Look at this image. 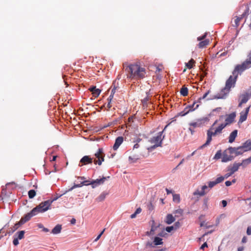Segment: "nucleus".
Masks as SVG:
<instances>
[{"label":"nucleus","instance_id":"f257e3e1","mask_svg":"<svg viewBox=\"0 0 251 251\" xmlns=\"http://www.w3.org/2000/svg\"><path fill=\"white\" fill-rule=\"evenodd\" d=\"M235 117L236 114L235 112H233L226 115V117L225 119V123L220 124L217 127L215 128L214 126L218 122V120H216L209 129L207 131V140L206 142L202 145L199 148V149H202L209 145L212 140V136H216L221 134L222 133L223 129L226 126L231 124L234 121Z\"/></svg>","mask_w":251,"mask_h":251},{"label":"nucleus","instance_id":"f03ea898","mask_svg":"<svg viewBox=\"0 0 251 251\" xmlns=\"http://www.w3.org/2000/svg\"><path fill=\"white\" fill-rule=\"evenodd\" d=\"M123 68L127 73V77L131 79L137 80L145 77L146 72L144 68L141 67L137 63H123Z\"/></svg>","mask_w":251,"mask_h":251},{"label":"nucleus","instance_id":"7ed1b4c3","mask_svg":"<svg viewBox=\"0 0 251 251\" xmlns=\"http://www.w3.org/2000/svg\"><path fill=\"white\" fill-rule=\"evenodd\" d=\"M104 153L102 148H100L98 151L95 153L94 158L90 157L89 156L85 155L83 156L80 160L78 166L82 167L83 165H86L92 164L93 161L95 164L101 165L102 162L104 161Z\"/></svg>","mask_w":251,"mask_h":251},{"label":"nucleus","instance_id":"20e7f679","mask_svg":"<svg viewBox=\"0 0 251 251\" xmlns=\"http://www.w3.org/2000/svg\"><path fill=\"white\" fill-rule=\"evenodd\" d=\"M168 125H166L164 128L163 130L162 131L158 133L157 135L156 136H154L152 138H151L150 140V142L151 144H154V145L151 147V149H155L158 147L162 146V140L164 139L165 137V135H163V133L164 131L166 130V128L168 126Z\"/></svg>","mask_w":251,"mask_h":251},{"label":"nucleus","instance_id":"39448f33","mask_svg":"<svg viewBox=\"0 0 251 251\" xmlns=\"http://www.w3.org/2000/svg\"><path fill=\"white\" fill-rule=\"evenodd\" d=\"M251 67V65L248 60H246L243 62L241 64H238L236 65L232 72V75L237 77L238 75H241L245 70L250 68Z\"/></svg>","mask_w":251,"mask_h":251},{"label":"nucleus","instance_id":"423d86ee","mask_svg":"<svg viewBox=\"0 0 251 251\" xmlns=\"http://www.w3.org/2000/svg\"><path fill=\"white\" fill-rule=\"evenodd\" d=\"M52 201L47 200L40 203L38 206L34 208V211H35L37 214L42 213L47 211L50 209Z\"/></svg>","mask_w":251,"mask_h":251},{"label":"nucleus","instance_id":"0eeeda50","mask_svg":"<svg viewBox=\"0 0 251 251\" xmlns=\"http://www.w3.org/2000/svg\"><path fill=\"white\" fill-rule=\"evenodd\" d=\"M246 9L244 13L241 15L240 17H235V19H234V26L236 27H237L239 25L240 21L244 17L247 16L249 14V7L248 4L245 5Z\"/></svg>","mask_w":251,"mask_h":251},{"label":"nucleus","instance_id":"6e6552de","mask_svg":"<svg viewBox=\"0 0 251 251\" xmlns=\"http://www.w3.org/2000/svg\"><path fill=\"white\" fill-rule=\"evenodd\" d=\"M237 78V77H235V76L230 75L228 79L226 80L225 87L229 91L230 90V88L234 86Z\"/></svg>","mask_w":251,"mask_h":251},{"label":"nucleus","instance_id":"1a4fd4ad","mask_svg":"<svg viewBox=\"0 0 251 251\" xmlns=\"http://www.w3.org/2000/svg\"><path fill=\"white\" fill-rule=\"evenodd\" d=\"M229 92V91L225 87V88L222 89L219 93L214 95L212 98L216 99H225Z\"/></svg>","mask_w":251,"mask_h":251},{"label":"nucleus","instance_id":"9d476101","mask_svg":"<svg viewBox=\"0 0 251 251\" xmlns=\"http://www.w3.org/2000/svg\"><path fill=\"white\" fill-rule=\"evenodd\" d=\"M37 213L35 211H34V208L29 213H27L25 215L24 217L21 218V223H25V222L28 221L31 217L33 216L36 215Z\"/></svg>","mask_w":251,"mask_h":251},{"label":"nucleus","instance_id":"9b49d317","mask_svg":"<svg viewBox=\"0 0 251 251\" xmlns=\"http://www.w3.org/2000/svg\"><path fill=\"white\" fill-rule=\"evenodd\" d=\"M238 169L236 163H234L232 167L228 168L227 171L228 172L225 175L226 178H228L233 175L235 172L238 171Z\"/></svg>","mask_w":251,"mask_h":251},{"label":"nucleus","instance_id":"f8f14e48","mask_svg":"<svg viewBox=\"0 0 251 251\" xmlns=\"http://www.w3.org/2000/svg\"><path fill=\"white\" fill-rule=\"evenodd\" d=\"M250 106L247 107L245 109V111H242L240 113V119L239 120V123H243L247 120V116L250 110Z\"/></svg>","mask_w":251,"mask_h":251},{"label":"nucleus","instance_id":"ddd939ff","mask_svg":"<svg viewBox=\"0 0 251 251\" xmlns=\"http://www.w3.org/2000/svg\"><path fill=\"white\" fill-rule=\"evenodd\" d=\"M233 159V156L229 153L228 151H225L222 153V161L226 162Z\"/></svg>","mask_w":251,"mask_h":251},{"label":"nucleus","instance_id":"4468645a","mask_svg":"<svg viewBox=\"0 0 251 251\" xmlns=\"http://www.w3.org/2000/svg\"><path fill=\"white\" fill-rule=\"evenodd\" d=\"M207 120V118L201 119H198L197 120V122H193L189 124L190 126H193L194 128H195L196 127H199L201 126V125L203 123L206 121Z\"/></svg>","mask_w":251,"mask_h":251},{"label":"nucleus","instance_id":"2eb2a0df","mask_svg":"<svg viewBox=\"0 0 251 251\" xmlns=\"http://www.w3.org/2000/svg\"><path fill=\"white\" fill-rule=\"evenodd\" d=\"M124 141V138L122 136L118 137L115 140V144L113 147V150H117L119 146L122 144Z\"/></svg>","mask_w":251,"mask_h":251},{"label":"nucleus","instance_id":"dca6fc26","mask_svg":"<svg viewBox=\"0 0 251 251\" xmlns=\"http://www.w3.org/2000/svg\"><path fill=\"white\" fill-rule=\"evenodd\" d=\"M107 177H103L102 178L100 179H97L95 180H94L92 182H91L90 183H88L89 184H92L93 185V187H95V186L100 185L101 184H103L104 182L106 179Z\"/></svg>","mask_w":251,"mask_h":251},{"label":"nucleus","instance_id":"f3484780","mask_svg":"<svg viewBox=\"0 0 251 251\" xmlns=\"http://www.w3.org/2000/svg\"><path fill=\"white\" fill-rule=\"evenodd\" d=\"M240 99H241V100L238 104L239 107H241L243 103H246L248 101V100H249V99H250V97L249 96L248 94H245L242 95L240 96Z\"/></svg>","mask_w":251,"mask_h":251},{"label":"nucleus","instance_id":"a211bd4d","mask_svg":"<svg viewBox=\"0 0 251 251\" xmlns=\"http://www.w3.org/2000/svg\"><path fill=\"white\" fill-rule=\"evenodd\" d=\"M251 163V156L249 158L244 159L241 163H236V165L239 168L240 166H242L243 167H246L248 165Z\"/></svg>","mask_w":251,"mask_h":251},{"label":"nucleus","instance_id":"6ab92c4d","mask_svg":"<svg viewBox=\"0 0 251 251\" xmlns=\"http://www.w3.org/2000/svg\"><path fill=\"white\" fill-rule=\"evenodd\" d=\"M89 90L92 92L93 97L95 98L98 97L101 92L100 89L96 88L95 86L90 87Z\"/></svg>","mask_w":251,"mask_h":251},{"label":"nucleus","instance_id":"aec40b11","mask_svg":"<svg viewBox=\"0 0 251 251\" xmlns=\"http://www.w3.org/2000/svg\"><path fill=\"white\" fill-rule=\"evenodd\" d=\"M237 130L235 129L230 134L229 136L228 137L229 143H232L234 141L236 137L237 136Z\"/></svg>","mask_w":251,"mask_h":251},{"label":"nucleus","instance_id":"412c9836","mask_svg":"<svg viewBox=\"0 0 251 251\" xmlns=\"http://www.w3.org/2000/svg\"><path fill=\"white\" fill-rule=\"evenodd\" d=\"M242 146L246 151H251V140L250 139L247 140L243 144Z\"/></svg>","mask_w":251,"mask_h":251},{"label":"nucleus","instance_id":"4be33fe9","mask_svg":"<svg viewBox=\"0 0 251 251\" xmlns=\"http://www.w3.org/2000/svg\"><path fill=\"white\" fill-rule=\"evenodd\" d=\"M24 223H22L21 220H20V221L19 222L16 223L14 226L10 227L9 233H13L15 230H16L20 226H21Z\"/></svg>","mask_w":251,"mask_h":251},{"label":"nucleus","instance_id":"5701e85b","mask_svg":"<svg viewBox=\"0 0 251 251\" xmlns=\"http://www.w3.org/2000/svg\"><path fill=\"white\" fill-rule=\"evenodd\" d=\"M175 221V218L173 216L169 214L166 216L165 223L168 225H170Z\"/></svg>","mask_w":251,"mask_h":251},{"label":"nucleus","instance_id":"b1692460","mask_svg":"<svg viewBox=\"0 0 251 251\" xmlns=\"http://www.w3.org/2000/svg\"><path fill=\"white\" fill-rule=\"evenodd\" d=\"M209 43V40L208 39H205L201 42L198 44V47L199 48H203L206 47Z\"/></svg>","mask_w":251,"mask_h":251},{"label":"nucleus","instance_id":"393cba45","mask_svg":"<svg viewBox=\"0 0 251 251\" xmlns=\"http://www.w3.org/2000/svg\"><path fill=\"white\" fill-rule=\"evenodd\" d=\"M88 182H89V181L85 180V181H83V182H81L80 184H74V185L73 187H72L71 188H70L69 189V191H72V190H73L74 189H75V188L80 187L82 186L83 185H89V184H88L87 183Z\"/></svg>","mask_w":251,"mask_h":251},{"label":"nucleus","instance_id":"a878e982","mask_svg":"<svg viewBox=\"0 0 251 251\" xmlns=\"http://www.w3.org/2000/svg\"><path fill=\"white\" fill-rule=\"evenodd\" d=\"M61 226L60 225H57L52 229L51 233L53 234H58L61 232Z\"/></svg>","mask_w":251,"mask_h":251},{"label":"nucleus","instance_id":"bb28decb","mask_svg":"<svg viewBox=\"0 0 251 251\" xmlns=\"http://www.w3.org/2000/svg\"><path fill=\"white\" fill-rule=\"evenodd\" d=\"M162 240V238L158 237H155L153 240L154 246L162 245L163 244Z\"/></svg>","mask_w":251,"mask_h":251},{"label":"nucleus","instance_id":"cd10ccee","mask_svg":"<svg viewBox=\"0 0 251 251\" xmlns=\"http://www.w3.org/2000/svg\"><path fill=\"white\" fill-rule=\"evenodd\" d=\"M139 159L138 155H133L132 156H129L128 157L129 162L130 163L136 162Z\"/></svg>","mask_w":251,"mask_h":251},{"label":"nucleus","instance_id":"c85d7f7f","mask_svg":"<svg viewBox=\"0 0 251 251\" xmlns=\"http://www.w3.org/2000/svg\"><path fill=\"white\" fill-rule=\"evenodd\" d=\"M199 106V104H196V106L194 108L191 109L190 106H186L184 109L183 110V111L186 113V114H187L188 113H189L190 111H193L195 110V109H197Z\"/></svg>","mask_w":251,"mask_h":251},{"label":"nucleus","instance_id":"c756f323","mask_svg":"<svg viewBox=\"0 0 251 251\" xmlns=\"http://www.w3.org/2000/svg\"><path fill=\"white\" fill-rule=\"evenodd\" d=\"M195 61L193 59H191L185 65L189 69H192L195 66Z\"/></svg>","mask_w":251,"mask_h":251},{"label":"nucleus","instance_id":"7c9ffc66","mask_svg":"<svg viewBox=\"0 0 251 251\" xmlns=\"http://www.w3.org/2000/svg\"><path fill=\"white\" fill-rule=\"evenodd\" d=\"M241 148H232V147H230L228 148V151H229V153L231 154L232 153H234L236 155L237 154V151H238V150H240Z\"/></svg>","mask_w":251,"mask_h":251},{"label":"nucleus","instance_id":"2f4dec72","mask_svg":"<svg viewBox=\"0 0 251 251\" xmlns=\"http://www.w3.org/2000/svg\"><path fill=\"white\" fill-rule=\"evenodd\" d=\"M181 95L183 96H186L188 95V90L187 88L183 86L180 91Z\"/></svg>","mask_w":251,"mask_h":251},{"label":"nucleus","instance_id":"473e14b6","mask_svg":"<svg viewBox=\"0 0 251 251\" xmlns=\"http://www.w3.org/2000/svg\"><path fill=\"white\" fill-rule=\"evenodd\" d=\"M106 194L103 192L102 193L97 199H96V201L98 202H100V201H103L105 197H106Z\"/></svg>","mask_w":251,"mask_h":251},{"label":"nucleus","instance_id":"72a5a7b5","mask_svg":"<svg viewBox=\"0 0 251 251\" xmlns=\"http://www.w3.org/2000/svg\"><path fill=\"white\" fill-rule=\"evenodd\" d=\"M205 194V192L204 190H203L202 189L201 191H199L198 190H196L193 193V195L194 196H197L199 195L200 196H203Z\"/></svg>","mask_w":251,"mask_h":251},{"label":"nucleus","instance_id":"f704fd0d","mask_svg":"<svg viewBox=\"0 0 251 251\" xmlns=\"http://www.w3.org/2000/svg\"><path fill=\"white\" fill-rule=\"evenodd\" d=\"M158 226H159V225L158 226H156L155 224L154 221H152L151 229L150 230V233L151 232H153L154 233V232L156 230V229L157 228V227Z\"/></svg>","mask_w":251,"mask_h":251},{"label":"nucleus","instance_id":"c9c22d12","mask_svg":"<svg viewBox=\"0 0 251 251\" xmlns=\"http://www.w3.org/2000/svg\"><path fill=\"white\" fill-rule=\"evenodd\" d=\"M183 212V210L180 208L176 210L174 213L176 215H175V217H179L180 216L182 215Z\"/></svg>","mask_w":251,"mask_h":251},{"label":"nucleus","instance_id":"e433bc0d","mask_svg":"<svg viewBox=\"0 0 251 251\" xmlns=\"http://www.w3.org/2000/svg\"><path fill=\"white\" fill-rule=\"evenodd\" d=\"M173 201L176 203H179L180 202V195L179 194H174L173 196Z\"/></svg>","mask_w":251,"mask_h":251},{"label":"nucleus","instance_id":"4c0bfd02","mask_svg":"<svg viewBox=\"0 0 251 251\" xmlns=\"http://www.w3.org/2000/svg\"><path fill=\"white\" fill-rule=\"evenodd\" d=\"M25 231L21 230L17 232V234H18V237H17L19 240L22 239L24 238Z\"/></svg>","mask_w":251,"mask_h":251},{"label":"nucleus","instance_id":"58836bf2","mask_svg":"<svg viewBox=\"0 0 251 251\" xmlns=\"http://www.w3.org/2000/svg\"><path fill=\"white\" fill-rule=\"evenodd\" d=\"M28 195L30 199H32L35 197L36 195V192L34 190H30L28 191Z\"/></svg>","mask_w":251,"mask_h":251},{"label":"nucleus","instance_id":"ea45409f","mask_svg":"<svg viewBox=\"0 0 251 251\" xmlns=\"http://www.w3.org/2000/svg\"><path fill=\"white\" fill-rule=\"evenodd\" d=\"M238 148H240L241 149L240 150H238V151H237V154H236V155L242 154L244 152L246 151H245V150L243 148V147L242 146L239 147Z\"/></svg>","mask_w":251,"mask_h":251},{"label":"nucleus","instance_id":"a19ab883","mask_svg":"<svg viewBox=\"0 0 251 251\" xmlns=\"http://www.w3.org/2000/svg\"><path fill=\"white\" fill-rule=\"evenodd\" d=\"M225 178H226L225 176H221L217 178L215 180V181L216 182L217 184H218L224 181Z\"/></svg>","mask_w":251,"mask_h":251},{"label":"nucleus","instance_id":"79ce46f5","mask_svg":"<svg viewBox=\"0 0 251 251\" xmlns=\"http://www.w3.org/2000/svg\"><path fill=\"white\" fill-rule=\"evenodd\" d=\"M221 157H222V154L221 151H219L216 152L214 158L216 159H220Z\"/></svg>","mask_w":251,"mask_h":251},{"label":"nucleus","instance_id":"37998d69","mask_svg":"<svg viewBox=\"0 0 251 251\" xmlns=\"http://www.w3.org/2000/svg\"><path fill=\"white\" fill-rule=\"evenodd\" d=\"M217 184L216 182L215 181V180L212 181H210L208 183V187L210 188H212V187H213L214 186H215Z\"/></svg>","mask_w":251,"mask_h":251},{"label":"nucleus","instance_id":"c03bdc74","mask_svg":"<svg viewBox=\"0 0 251 251\" xmlns=\"http://www.w3.org/2000/svg\"><path fill=\"white\" fill-rule=\"evenodd\" d=\"M206 35H207V33H205L203 35L198 37L197 38V40L200 41H202L205 38Z\"/></svg>","mask_w":251,"mask_h":251},{"label":"nucleus","instance_id":"a18cd8bd","mask_svg":"<svg viewBox=\"0 0 251 251\" xmlns=\"http://www.w3.org/2000/svg\"><path fill=\"white\" fill-rule=\"evenodd\" d=\"M174 229H175L174 226H167L166 228V230L168 232H171Z\"/></svg>","mask_w":251,"mask_h":251},{"label":"nucleus","instance_id":"49530a36","mask_svg":"<svg viewBox=\"0 0 251 251\" xmlns=\"http://www.w3.org/2000/svg\"><path fill=\"white\" fill-rule=\"evenodd\" d=\"M210 92V90H208L207 92H206L203 95V96L201 97V98H199V100H201V99H205L207 96L209 94V93Z\"/></svg>","mask_w":251,"mask_h":251},{"label":"nucleus","instance_id":"de8ad7c7","mask_svg":"<svg viewBox=\"0 0 251 251\" xmlns=\"http://www.w3.org/2000/svg\"><path fill=\"white\" fill-rule=\"evenodd\" d=\"M180 226V223L179 222H176L174 224V228L175 229H176L179 228Z\"/></svg>","mask_w":251,"mask_h":251},{"label":"nucleus","instance_id":"09e8293b","mask_svg":"<svg viewBox=\"0 0 251 251\" xmlns=\"http://www.w3.org/2000/svg\"><path fill=\"white\" fill-rule=\"evenodd\" d=\"M19 239L17 238H15L14 239L13 241V243L14 245L17 246L19 244Z\"/></svg>","mask_w":251,"mask_h":251},{"label":"nucleus","instance_id":"8fccbe9b","mask_svg":"<svg viewBox=\"0 0 251 251\" xmlns=\"http://www.w3.org/2000/svg\"><path fill=\"white\" fill-rule=\"evenodd\" d=\"M10 185H14L15 187H16L17 186V184H16V183L15 182H9V183H7L6 184V186H8Z\"/></svg>","mask_w":251,"mask_h":251},{"label":"nucleus","instance_id":"3c124183","mask_svg":"<svg viewBox=\"0 0 251 251\" xmlns=\"http://www.w3.org/2000/svg\"><path fill=\"white\" fill-rule=\"evenodd\" d=\"M247 234L249 235L251 234V226H249L247 228Z\"/></svg>","mask_w":251,"mask_h":251},{"label":"nucleus","instance_id":"603ef678","mask_svg":"<svg viewBox=\"0 0 251 251\" xmlns=\"http://www.w3.org/2000/svg\"><path fill=\"white\" fill-rule=\"evenodd\" d=\"M141 140V138L137 137L136 139L134 140L133 142L138 144Z\"/></svg>","mask_w":251,"mask_h":251},{"label":"nucleus","instance_id":"864d4df0","mask_svg":"<svg viewBox=\"0 0 251 251\" xmlns=\"http://www.w3.org/2000/svg\"><path fill=\"white\" fill-rule=\"evenodd\" d=\"M63 195V194H61V195H57L56 196H55L51 201H52V202H53V201H55L57 200L59 198H60Z\"/></svg>","mask_w":251,"mask_h":251},{"label":"nucleus","instance_id":"5fc2aeb1","mask_svg":"<svg viewBox=\"0 0 251 251\" xmlns=\"http://www.w3.org/2000/svg\"><path fill=\"white\" fill-rule=\"evenodd\" d=\"M205 247H207V244L206 242L204 243L201 247V249L203 250Z\"/></svg>","mask_w":251,"mask_h":251},{"label":"nucleus","instance_id":"6e6d98bb","mask_svg":"<svg viewBox=\"0 0 251 251\" xmlns=\"http://www.w3.org/2000/svg\"><path fill=\"white\" fill-rule=\"evenodd\" d=\"M106 107L107 108V111L109 110L110 108L112 107V105L111 104V102H108V103L107 104Z\"/></svg>","mask_w":251,"mask_h":251},{"label":"nucleus","instance_id":"4d7b16f0","mask_svg":"<svg viewBox=\"0 0 251 251\" xmlns=\"http://www.w3.org/2000/svg\"><path fill=\"white\" fill-rule=\"evenodd\" d=\"M225 184L226 186H229L232 184V182L230 181H226L225 182Z\"/></svg>","mask_w":251,"mask_h":251},{"label":"nucleus","instance_id":"13d9d810","mask_svg":"<svg viewBox=\"0 0 251 251\" xmlns=\"http://www.w3.org/2000/svg\"><path fill=\"white\" fill-rule=\"evenodd\" d=\"M222 205H223V207H225V206H226V205H227V202H226V201H225V200H223V201H222Z\"/></svg>","mask_w":251,"mask_h":251},{"label":"nucleus","instance_id":"bf43d9fd","mask_svg":"<svg viewBox=\"0 0 251 251\" xmlns=\"http://www.w3.org/2000/svg\"><path fill=\"white\" fill-rule=\"evenodd\" d=\"M116 89V87L114 86V87L111 90V94H112V95H114V94L115 93Z\"/></svg>","mask_w":251,"mask_h":251},{"label":"nucleus","instance_id":"052dcab7","mask_svg":"<svg viewBox=\"0 0 251 251\" xmlns=\"http://www.w3.org/2000/svg\"><path fill=\"white\" fill-rule=\"evenodd\" d=\"M141 208H138L135 211V213H136L137 214L140 213L141 212Z\"/></svg>","mask_w":251,"mask_h":251},{"label":"nucleus","instance_id":"680f3d73","mask_svg":"<svg viewBox=\"0 0 251 251\" xmlns=\"http://www.w3.org/2000/svg\"><path fill=\"white\" fill-rule=\"evenodd\" d=\"M70 222L71 224L74 225L76 223V220L75 218H73L71 219Z\"/></svg>","mask_w":251,"mask_h":251},{"label":"nucleus","instance_id":"e2e57ef3","mask_svg":"<svg viewBox=\"0 0 251 251\" xmlns=\"http://www.w3.org/2000/svg\"><path fill=\"white\" fill-rule=\"evenodd\" d=\"M246 94H248L249 97L251 96V86L249 88L248 92L246 93Z\"/></svg>","mask_w":251,"mask_h":251},{"label":"nucleus","instance_id":"0e129e2a","mask_svg":"<svg viewBox=\"0 0 251 251\" xmlns=\"http://www.w3.org/2000/svg\"><path fill=\"white\" fill-rule=\"evenodd\" d=\"M196 103V102H193V104H192V105H188V106H190L191 109H193V108H194L195 107V106H195Z\"/></svg>","mask_w":251,"mask_h":251},{"label":"nucleus","instance_id":"69168bd1","mask_svg":"<svg viewBox=\"0 0 251 251\" xmlns=\"http://www.w3.org/2000/svg\"><path fill=\"white\" fill-rule=\"evenodd\" d=\"M139 147V145L138 143H136L133 148V150H134L135 149H138Z\"/></svg>","mask_w":251,"mask_h":251},{"label":"nucleus","instance_id":"338daca9","mask_svg":"<svg viewBox=\"0 0 251 251\" xmlns=\"http://www.w3.org/2000/svg\"><path fill=\"white\" fill-rule=\"evenodd\" d=\"M146 246L147 247H148V246L149 247H153V246L152 245V243L149 242H148L146 243Z\"/></svg>","mask_w":251,"mask_h":251},{"label":"nucleus","instance_id":"774afa93","mask_svg":"<svg viewBox=\"0 0 251 251\" xmlns=\"http://www.w3.org/2000/svg\"><path fill=\"white\" fill-rule=\"evenodd\" d=\"M137 215V214L136 213H135V212H134L133 214H131V215H130V218H131V219H133V218H135V217H136V215Z\"/></svg>","mask_w":251,"mask_h":251}]
</instances>
